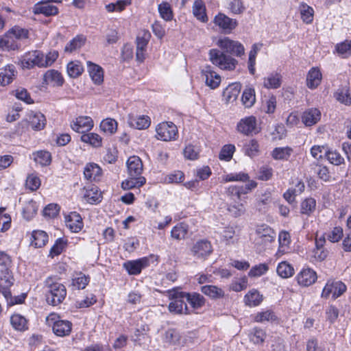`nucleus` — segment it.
Here are the masks:
<instances>
[{
    "instance_id": "obj_1",
    "label": "nucleus",
    "mask_w": 351,
    "mask_h": 351,
    "mask_svg": "<svg viewBox=\"0 0 351 351\" xmlns=\"http://www.w3.org/2000/svg\"><path fill=\"white\" fill-rule=\"evenodd\" d=\"M58 52L49 51L46 55L38 50L29 51L25 53L20 60L23 69H30L34 66L46 68L50 66L58 58Z\"/></svg>"
},
{
    "instance_id": "obj_2",
    "label": "nucleus",
    "mask_w": 351,
    "mask_h": 351,
    "mask_svg": "<svg viewBox=\"0 0 351 351\" xmlns=\"http://www.w3.org/2000/svg\"><path fill=\"white\" fill-rule=\"evenodd\" d=\"M12 260L10 256L4 252L0 251V292L8 300L11 298L10 287L13 285V277L10 268Z\"/></svg>"
},
{
    "instance_id": "obj_3",
    "label": "nucleus",
    "mask_w": 351,
    "mask_h": 351,
    "mask_svg": "<svg viewBox=\"0 0 351 351\" xmlns=\"http://www.w3.org/2000/svg\"><path fill=\"white\" fill-rule=\"evenodd\" d=\"M45 286L46 301L49 304L58 306L64 301L66 295V289L63 284L49 277L45 281Z\"/></svg>"
},
{
    "instance_id": "obj_4",
    "label": "nucleus",
    "mask_w": 351,
    "mask_h": 351,
    "mask_svg": "<svg viewBox=\"0 0 351 351\" xmlns=\"http://www.w3.org/2000/svg\"><path fill=\"white\" fill-rule=\"evenodd\" d=\"M209 56L211 62L223 70L232 71L238 64V61L235 58L225 54L219 49H210Z\"/></svg>"
},
{
    "instance_id": "obj_5",
    "label": "nucleus",
    "mask_w": 351,
    "mask_h": 351,
    "mask_svg": "<svg viewBox=\"0 0 351 351\" xmlns=\"http://www.w3.org/2000/svg\"><path fill=\"white\" fill-rule=\"evenodd\" d=\"M169 293L171 302L169 304L168 308L171 313L185 315L191 313L186 304L185 297H184V292L171 291Z\"/></svg>"
},
{
    "instance_id": "obj_6",
    "label": "nucleus",
    "mask_w": 351,
    "mask_h": 351,
    "mask_svg": "<svg viewBox=\"0 0 351 351\" xmlns=\"http://www.w3.org/2000/svg\"><path fill=\"white\" fill-rule=\"evenodd\" d=\"M156 138L162 141H175L178 137L177 126L171 121H165L156 127Z\"/></svg>"
},
{
    "instance_id": "obj_7",
    "label": "nucleus",
    "mask_w": 351,
    "mask_h": 351,
    "mask_svg": "<svg viewBox=\"0 0 351 351\" xmlns=\"http://www.w3.org/2000/svg\"><path fill=\"white\" fill-rule=\"evenodd\" d=\"M47 322L52 324L53 332L58 337H66L71 332L72 323L68 320L61 319L52 314L47 317Z\"/></svg>"
},
{
    "instance_id": "obj_8",
    "label": "nucleus",
    "mask_w": 351,
    "mask_h": 351,
    "mask_svg": "<svg viewBox=\"0 0 351 351\" xmlns=\"http://www.w3.org/2000/svg\"><path fill=\"white\" fill-rule=\"evenodd\" d=\"M217 46L223 51L237 56H241L245 53L243 45L237 40H233L228 37H224L218 40Z\"/></svg>"
},
{
    "instance_id": "obj_9",
    "label": "nucleus",
    "mask_w": 351,
    "mask_h": 351,
    "mask_svg": "<svg viewBox=\"0 0 351 351\" xmlns=\"http://www.w3.org/2000/svg\"><path fill=\"white\" fill-rule=\"evenodd\" d=\"M346 289V285L341 281L328 280L322 290V298L327 299L331 295L335 300L341 296Z\"/></svg>"
},
{
    "instance_id": "obj_10",
    "label": "nucleus",
    "mask_w": 351,
    "mask_h": 351,
    "mask_svg": "<svg viewBox=\"0 0 351 351\" xmlns=\"http://www.w3.org/2000/svg\"><path fill=\"white\" fill-rule=\"evenodd\" d=\"M255 233V242L258 245H266L267 243L274 241L276 238L274 230L266 224L257 226Z\"/></svg>"
},
{
    "instance_id": "obj_11",
    "label": "nucleus",
    "mask_w": 351,
    "mask_h": 351,
    "mask_svg": "<svg viewBox=\"0 0 351 351\" xmlns=\"http://www.w3.org/2000/svg\"><path fill=\"white\" fill-rule=\"evenodd\" d=\"M53 2H60L56 0H43L36 4L32 8V12L34 14H43L45 16L56 15L58 13V8L53 5Z\"/></svg>"
},
{
    "instance_id": "obj_12",
    "label": "nucleus",
    "mask_w": 351,
    "mask_h": 351,
    "mask_svg": "<svg viewBox=\"0 0 351 351\" xmlns=\"http://www.w3.org/2000/svg\"><path fill=\"white\" fill-rule=\"evenodd\" d=\"M191 252L196 258L205 260L212 254L213 247L208 240H199L193 245Z\"/></svg>"
},
{
    "instance_id": "obj_13",
    "label": "nucleus",
    "mask_w": 351,
    "mask_h": 351,
    "mask_svg": "<svg viewBox=\"0 0 351 351\" xmlns=\"http://www.w3.org/2000/svg\"><path fill=\"white\" fill-rule=\"evenodd\" d=\"M256 125V117L254 116H249L245 117L239 121L237 123V129L240 133L246 136H250L253 133L256 134L258 132Z\"/></svg>"
},
{
    "instance_id": "obj_14",
    "label": "nucleus",
    "mask_w": 351,
    "mask_h": 351,
    "mask_svg": "<svg viewBox=\"0 0 351 351\" xmlns=\"http://www.w3.org/2000/svg\"><path fill=\"white\" fill-rule=\"evenodd\" d=\"M71 128L73 130L79 133H85L90 131L94 125L90 117L80 116L71 122Z\"/></svg>"
},
{
    "instance_id": "obj_15",
    "label": "nucleus",
    "mask_w": 351,
    "mask_h": 351,
    "mask_svg": "<svg viewBox=\"0 0 351 351\" xmlns=\"http://www.w3.org/2000/svg\"><path fill=\"white\" fill-rule=\"evenodd\" d=\"M215 25L218 26L225 32H231L235 29L238 23L237 20L232 19L223 13L217 14L213 21Z\"/></svg>"
},
{
    "instance_id": "obj_16",
    "label": "nucleus",
    "mask_w": 351,
    "mask_h": 351,
    "mask_svg": "<svg viewBox=\"0 0 351 351\" xmlns=\"http://www.w3.org/2000/svg\"><path fill=\"white\" fill-rule=\"evenodd\" d=\"M296 278L299 285L308 287L315 283L317 276L313 269L307 267L302 269L297 275Z\"/></svg>"
},
{
    "instance_id": "obj_17",
    "label": "nucleus",
    "mask_w": 351,
    "mask_h": 351,
    "mask_svg": "<svg viewBox=\"0 0 351 351\" xmlns=\"http://www.w3.org/2000/svg\"><path fill=\"white\" fill-rule=\"evenodd\" d=\"M149 261L147 258H141L135 261H129L123 263V267L127 270L130 275H138L142 269L148 266Z\"/></svg>"
},
{
    "instance_id": "obj_18",
    "label": "nucleus",
    "mask_w": 351,
    "mask_h": 351,
    "mask_svg": "<svg viewBox=\"0 0 351 351\" xmlns=\"http://www.w3.org/2000/svg\"><path fill=\"white\" fill-rule=\"evenodd\" d=\"M66 227L73 232H79L84 227V223L80 215L71 212L65 218Z\"/></svg>"
},
{
    "instance_id": "obj_19",
    "label": "nucleus",
    "mask_w": 351,
    "mask_h": 351,
    "mask_svg": "<svg viewBox=\"0 0 351 351\" xmlns=\"http://www.w3.org/2000/svg\"><path fill=\"white\" fill-rule=\"evenodd\" d=\"M64 80L62 74L56 70L50 69L43 75V84L53 86H62Z\"/></svg>"
},
{
    "instance_id": "obj_20",
    "label": "nucleus",
    "mask_w": 351,
    "mask_h": 351,
    "mask_svg": "<svg viewBox=\"0 0 351 351\" xmlns=\"http://www.w3.org/2000/svg\"><path fill=\"white\" fill-rule=\"evenodd\" d=\"M126 164L129 176H141L143 162L138 156H130L128 159Z\"/></svg>"
},
{
    "instance_id": "obj_21",
    "label": "nucleus",
    "mask_w": 351,
    "mask_h": 351,
    "mask_svg": "<svg viewBox=\"0 0 351 351\" xmlns=\"http://www.w3.org/2000/svg\"><path fill=\"white\" fill-rule=\"evenodd\" d=\"M87 69L89 75L96 85H100L104 82V70L98 64L87 61Z\"/></svg>"
},
{
    "instance_id": "obj_22",
    "label": "nucleus",
    "mask_w": 351,
    "mask_h": 351,
    "mask_svg": "<svg viewBox=\"0 0 351 351\" xmlns=\"http://www.w3.org/2000/svg\"><path fill=\"white\" fill-rule=\"evenodd\" d=\"M202 75L204 77L206 84L214 89L220 84L221 77L215 71H213L210 66H205L202 71Z\"/></svg>"
},
{
    "instance_id": "obj_23",
    "label": "nucleus",
    "mask_w": 351,
    "mask_h": 351,
    "mask_svg": "<svg viewBox=\"0 0 351 351\" xmlns=\"http://www.w3.org/2000/svg\"><path fill=\"white\" fill-rule=\"evenodd\" d=\"M28 121L30 127L34 130H41L46 125L47 120L43 114L40 112H30L28 114Z\"/></svg>"
},
{
    "instance_id": "obj_24",
    "label": "nucleus",
    "mask_w": 351,
    "mask_h": 351,
    "mask_svg": "<svg viewBox=\"0 0 351 351\" xmlns=\"http://www.w3.org/2000/svg\"><path fill=\"white\" fill-rule=\"evenodd\" d=\"M322 74L317 67H312L306 75V86L308 88L315 89L321 83Z\"/></svg>"
},
{
    "instance_id": "obj_25",
    "label": "nucleus",
    "mask_w": 351,
    "mask_h": 351,
    "mask_svg": "<svg viewBox=\"0 0 351 351\" xmlns=\"http://www.w3.org/2000/svg\"><path fill=\"white\" fill-rule=\"evenodd\" d=\"M16 74L15 66L13 64H8L0 69V85L5 86L10 84L14 79Z\"/></svg>"
},
{
    "instance_id": "obj_26",
    "label": "nucleus",
    "mask_w": 351,
    "mask_h": 351,
    "mask_svg": "<svg viewBox=\"0 0 351 351\" xmlns=\"http://www.w3.org/2000/svg\"><path fill=\"white\" fill-rule=\"evenodd\" d=\"M321 118V112L317 108H309L306 110L302 115V121L306 126H311L316 124Z\"/></svg>"
},
{
    "instance_id": "obj_27",
    "label": "nucleus",
    "mask_w": 351,
    "mask_h": 351,
    "mask_svg": "<svg viewBox=\"0 0 351 351\" xmlns=\"http://www.w3.org/2000/svg\"><path fill=\"white\" fill-rule=\"evenodd\" d=\"M90 282V276L82 272H77L73 275L71 288L73 290L84 289Z\"/></svg>"
},
{
    "instance_id": "obj_28",
    "label": "nucleus",
    "mask_w": 351,
    "mask_h": 351,
    "mask_svg": "<svg viewBox=\"0 0 351 351\" xmlns=\"http://www.w3.org/2000/svg\"><path fill=\"white\" fill-rule=\"evenodd\" d=\"M282 84V75L276 72L271 73L263 78V86L267 89H277Z\"/></svg>"
},
{
    "instance_id": "obj_29",
    "label": "nucleus",
    "mask_w": 351,
    "mask_h": 351,
    "mask_svg": "<svg viewBox=\"0 0 351 351\" xmlns=\"http://www.w3.org/2000/svg\"><path fill=\"white\" fill-rule=\"evenodd\" d=\"M128 124L136 129L143 130L147 128L150 125V119L147 116H133L129 115Z\"/></svg>"
},
{
    "instance_id": "obj_30",
    "label": "nucleus",
    "mask_w": 351,
    "mask_h": 351,
    "mask_svg": "<svg viewBox=\"0 0 351 351\" xmlns=\"http://www.w3.org/2000/svg\"><path fill=\"white\" fill-rule=\"evenodd\" d=\"M241 84L239 83H234L230 84L223 92V97L226 103H232L234 101L241 91Z\"/></svg>"
},
{
    "instance_id": "obj_31",
    "label": "nucleus",
    "mask_w": 351,
    "mask_h": 351,
    "mask_svg": "<svg viewBox=\"0 0 351 351\" xmlns=\"http://www.w3.org/2000/svg\"><path fill=\"white\" fill-rule=\"evenodd\" d=\"M101 175V169L95 163H88L86 165L84 171V178L89 181L99 180Z\"/></svg>"
},
{
    "instance_id": "obj_32",
    "label": "nucleus",
    "mask_w": 351,
    "mask_h": 351,
    "mask_svg": "<svg viewBox=\"0 0 351 351\" xmlns=\"http://www.w3.org/2000/svg\"><path fill=\"white\" fill-rule=\"evenodd\" d=\"M184 297L193 309H199L205 304L204 296L197 293L184 292Z\"/></svg>"
},
{
    "instance_id": "obj_33",
    "label": "nucleus",
    "mask_w": 351,
    "mask_h": 351,
    "mask_svg": "<svg viewBox=\"0 0 351 351\" xmlns=\"http://www.w3.org/2000/svg\"><path fill=\"white\" fill-rule=\"evenodd\" d=\"M201 291L213 300L223 298L225 295L224 291L217 286L204 285L201 287Z\"/></svg>"
},
{
    "instance_id": "obj_34",
    "label": "nucleus",
    "mask_w": 351,
    "mask_h": 351,
    "mask_svg": "<svg viewBox=\"0 0 351 351\" xmlns=\"http://www.w3.org/2000/svg\"><path fill=\"white\" fill-rule=\"evenodd\" d=\"M146 179L143 176H129L122 182L121 186L124 190L139 188L145 184Z\"/></svg>"
},
{
    "instance_id": "obj_35",
    "label": "nucleus",
    "mask_w": 351,
    "mask_h": 351,
    "mask_svg": "<svg viewBox=\"0 0 351 351\" xmlns=\"http://www.w3.org/2000/svg\"><path fill=\"white\" fill-rule=\"evenodd\" d=\"M48 242V235L43 230H34L32 234L31 244L35 247H42Z\"/></svg>"
},
{
    "instance_id": "obj_36",
    "label": "nucleus",
    "mask_w": 351,
    "mask_h": 351,
    "mask_svg": "<svg viewBox=\"0 0 351 351\" xmlns=\"http://www.w3.org/2000/svg\"><path fill=\"white\" fill-rule=\"evenodd\" d=\"M189 232V226L185 223L181 222L173 227L171 230V237L176 240L184 239Z\"/></svg>"
},
{
    "instance_id": "obj_37",
    "label": "nucleus",
    "mask_w": 351,
    "mask_h": 351,
    "mask_svg": "<svg viewBox=\"0 0 351 351\" xmlns=\"http://www.w3.org/2000/svg\"><path fill=\"white\" fill-rule=\"evenodd\" d=\"M10 323L16 330L25 331L28 329L27 319L20 314L12 315L10 317Z\"/></svg>"
},
{
    "instance_id": "obj_38",
    "label": "nucleus",
    "mask_w": 351,
    "mask_h": 351,
    "mask_svg": "<svg viewBox=\"0 0 351 351\" xmlns=\"http://www.w3.org/2000/svg\"><path fill=\"white\" fill-rule=\"evenodd\" d=\"M263 301V295L256 289L250 291L244 297V302L249 306H258Z\"/></svg>"
},
{
    "instance_id": "obj_39",
    "label": "nucleus",
    "mask_w": 351,
    "mask_h": 351,
    "mask_svg": "<svg viewBox=\"0 0 351 351\" xmlns=\"http://www.w3.org/2000/svg\"><path fill=\"white\" fill-rule=\"evenodd\" d=\"M194 16L200 21L206 23L208 21V16L206 14L205 5L202 0H196L193 6Z\"/></svg>"
},
{
    "instance_id": "obj_40",
    "label": "nucleus",
    "mask_w": 351,
    "mask_h": 351,
    "mask_svg": "<svg viewBox=\"0 0 351 351\" xmlns=\"http://www.w3.org/2000/svg\"><path fill=\"white\" fill-rule=\"evenodd\" d=\"M279 247L276 255L285 254L291 243L290 234L287 231H282L278 235Z\"/></svg>"
},
{
    "instance_id": "obj_41",
    "label": "nucleus",
    "mask_w": 351,
    "mask_h": 351,
    "mask_svg": "<svg viewBox=\"0 0 351 351\" xmlns=\"http://www.w3.org/2000/svg\"><path fill=\"white\" fill-rule=\"evenodd\" d=\"M302 21L306 24H310L313 21L314 10L305 3H301L299 6Z\"/></svg>"
},
{
    "instance_id": "obj_42",
    "label": "nucleus",
    "mask_w": 351,
    "mask_h": 351,
    "mask_svg": "<svg viewBox=\"0 0 351 351\" xmlns=\"http://www.w3.org/2000/svg\"><path fill=\"white\" fill-rule=\"evenodd\" d=\"M66 71L69 76L71 78H76L80 76L84 72V67L79 61H71L67 64Z\"/></svg>"
},
{
    "instance_id": "obj_43",
    "label": "nucleus",
    "mask_w": 351,
    "mask_h": 351,
    "mask_svg": "<svg viewBox=\"0 0 351 351\" xmlns=\"http://www.w3.org/2000/svg\"><path fill=\"white\" fill-rule=\"evenodd\" d=\"M33 159L41 166H48L51 162V156L49 152L40 150L33 153Z\"/></svg>"
},
{
    "instance_id": "obj_44",
    "label": "nucleus",
    "mask_w": 351,
    "mask_h": 351,
    "mask_svg": "<svg viewBox=\"0 0 351 351\" xmlns=\"http://www.w3.org/2000/svg\"><path fill=\"white\" fill-rule=\"evenodd\" d=\"M337 55L342 58L351 57V40H346L335 46Z\"/></svg>"
},
{
    "instance_id": "obj_45",
    "label": "nucleus",
    "mask_w": 351,
    "mask_h": 351,
    "mask_svg": "<svg viewBox=\"0 0 351 351\" xmlns=\"http://www.w3.org/2000/svg\"><path fill=\"white\" fill-rule=\"evenodd\" d=\"M247 193L243 186L231 185L226 189L225 194L231 200L237 202L240 200L242 194Z\"/></svg>"
},
{
    "instance_id": "obj_46",
    "label": "nucleus",
    "mask_w": 351,
    "mask_h": 351,
    "mask_svg": "<svg viewBox=\"0 0 351 351\" xmlns=\"http://www.w3.org/2000/svg\"><path fill=\"white\" fill-rule=\"evenodd\" d=\"M276 271L282 278H288L294 274L293 266L286 261H282L278 265Z\"/></svg>"
},
{
    "instance_id": "obj_47",
    "label": "nucleus",
    "mask_w": 351,
    "mask_h": 351,
    "mask_svg": "<svg viewBox=\"0 0 351 351\" xmlns=\"http://www.w3.org/2000/svg\"><path fill=\"white\" fill-rule=\"evenodd\" d=\"M38 210V206L36 202L33 199H29L25 202L23 208V217L29 220L32 219L36 214Z\"/></svg>"
},
{
    "instance_id": "obj_48",
    "label": "nucleus",
    "mask_w": 351,
    "mask_h": 351,
    "mask_svg": "<svg viewBox=\"0 0 351 351\" xmlns=\"http://www.w3.org/2000/svg\"><path fill=\"white\" fill-rule=\"evenodd\" d=\"M86 38L82 35H78L73 38L64 47V51L72 53L73 51L80 49L85 43Z\"/></svg>"
},
{
    "instance_id": "obj_49",
    "label": "nucleus",
    "mask_w": 351,
    "mask_h": 351,
    "mask_svg": "<svg viewBox=\"0 0 351 351\" xmlns=\"http://www.w3.org/2000/svg\"><path fill=\"white\" fill-rule=\"evenodd\" d=\"M292 152L290 147H276L272 151L271 156L275 160H287Z\"/></svg>"
},
{
    "instance_id": "obj_50",
    "label": "nucleus",
    "mask_w": 351,
    "mask_h": 351,
    "mask_svg": "<svg viewBox=\"0 0 351 351\" xmlns=\"http://www.w3.org/2000/svg\"><path fill=\"white\" fill-rule=\"evenodd\" d=\"M81 141L93 147H99L101 145L102 138L96 133H86L81 136Z\"/></svg>"
},
{
    "instance_id": "obj_51",
    "label": "nucleus",
    "mask_w": 351,
    "mask_h": 351,
    "mask_svg": "<svg viewBox=\"0 0 351 351\" xmlns=\"http://www.w3.org/2000/svg\"><path fill=\"white\" fill-rule=\"evenodd\" d=\"M66 245V239L64 238H59L56 239L55 243L51 247L49 256L53 258L56 256L60 255L65 250Z\"/></svg>"
},
{
    "instance_id": "obj_52",
    "label": "nucleus",
    "mask_w": 351,
    "mask_h": 351,
    "mask_svg": "<svg viewBox=\"0 0 351 351\" xmlns=\"http://www.w3.org/2000/svg\"><path fill=\"white\" fill-rule=\"evenodd\" d=\"M241 101L247 108L254 105L256 101L255 90L253 88H246L242 95Z\"/></svg>"
},
{
    "instance_id": "obj_53",
    "label": "nucleus",
    "mask_w": 351,
    "mask_h": 351,
    "mask_svg": "<svg viewBox=\"0 0 351 351\" xmlns=\"http://www.w3.org/2000/svg\"><path fill=\"white\" fill-rule=\"evenodd\" d=\"M117 125V122L114 119L107 118L101 122L100 128L104 132L112 134L116 132Z\"/></svg>"
},
{
    "instance_id": "obj_54",
    "label": "nucleus",
    "mask_w": 351,
    "mask_h": 351,
    "mask_svg": "<svg viewBox=\"0 0 351 351\" xmlns=\"http://www.w3.org/2000/svg\"><path fill=\"white\" fill-rule=\"evenodd\" d=\"M250 178V176L247 173L244 172H239V173H232L230 174L225 175L221 177V182H246Z\"/></svg>"
},
{
    "instance_id": "obj_55",
    "label": "nucleus",
    "mask_w": 351,
    "mask_h": 351,
    "mask_svg": "<svg viewBox=\"0 0 351 351\" xmlns=\"http://www.w3.org/2000/svg\"><path fill=\"white\" fill-rule=\"evenodd\" d=\"M276 319V315L271 310L258 312L254 317V321L256 322H274Z\"/></svg>"
},
{
    "instance_id": "obj_56",
    "label": "nucleus",
    "mask_w": 351,
    "mask_h": 351,
    "mask_svg": "<svg viewBox=\"0 0 351 351\" xmlns=\"http://www.w3.org/2000/svg\"><path fill=\"white\" fill-rule=\"evenodd\" d=\"M325 156L328 160L334 165H340L344 163V158L336 150H327L325 152Z\"/></svg>"
},
{
    "instance_id": "obj_57",
    "label": "nucleus",
    "mask_w": 351,
    "mask_h": 351,
    "mask_svg": "<svg viewBox=\"0 0 351 351\" xmlns=\"http://www.w3.org/2000/svg\"><path fill=\"white\" fill-rule=\"evenodd\" d=\"M158 12L160 16L165 21H171L173 18V12L169 3L162 1L158 5Z\"/></svg>"
},
{
    "instance_id": "obj_58",
    "label": "nucleus",
    "mask_w": 351,
    "mask_h": 351,
    "mask_svg": "<svg viewBox=\"0 0 351 351\" xmlns=\"http://www.w3.org/2000/svg\"><path fill=\"white\" fill-rule=\"evenodd\" d=\"M316 201L313 198H306L301 204V213L310 215L315 208Z\"/></svg>"
},
{
    "instance_id": "obj_59",
    "label": "nucleus",
    "mask_w": 351,
    "mask_h": 351,
    "mask_svg": "<svg viewBox=\"0 0 351 351\" xmlns=\"http://www.w3.org/2000/svg\"><path fill=\"white\" fill-rule=\"evenodd\" d=\"M250 338L254 344H261L266 338V333L263 330L255 328L253 329Z\"/></svg>"
},
{
    "instance_id": "obj_60",
    "label": "nucleus",
    "mask_w": 351,
    "mask_h": 351,
    "mask_svg": "<svg viewBox=\"0 0 351 351\" xmlns=\"http://www.w3.org/2000/svg\"><path fill=\"white\" fill-rule=\"evenodd\" d=\"M199 154V149L193 145H188L183 150L184 158L191 160L197 159Z\"/></svg>"
},
{
    "instance_id": "obj_61",
    "label": "nucleus",
    "mask_w": 351,
    "mask_h": 351,
    "mask_svg": "<svg viewBox=\"0 0 351 351\" xmlns=\"http://www.w3.org/2000/svg\"><path fill=\"white\" fill-rule=\"evenodd\" d=\"M337 100L346 105L351 104V94L348 89H339L335 93Z\"/></svg>"
},
{
    "instance_id": "obj_62",
    "label": "nucleus",
    "mask_w": 351,
    "mask_h": 351,
    "mask_svg": "<svg viewBox=\"0 0 351 351\" xmlns=\"http://www.w3.org/2000/svg\"><path fill=\"white\" fill-rule=\"evenodd\" d=\"M235 151V147L233 145H224L219 155V158L221 160L229 161L233 156Z\"/></svg>"
},
{
    "instance_id": "obj_63",
    "label": "nucleus",
    "mask_w": 351,
    "mask_h": 351,
    "mask_svg": "<svg viewBox=\"0 0 351 351\" xmlns=\"http://www.w3.org/2000/svg\"><path fill=\"white\" fill-rule=\"evenodd\" d=\"M8 34H12L17 40L25 39L28 37L29 32L27 29L14 26L8 30Z\"/></svg>"
},
{
    "instance_id": "obj_64",
    "label": "nucleus",
    "mask_w": 351,
    "mask_h": 351,
    "mask_svg": "<svg viewBox=\"0 0 351 351\" xmlns=\"http://www.w3.org/2000/svg\"><path fill=\"white\" fill-rule=\"evenodd\" d=\"M269 269L268 265L265 263H261L252 267L248 273L250 277H259L265 274Z\"/></svg>"
}]
</instances>
